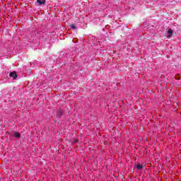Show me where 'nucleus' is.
Instances as JSON below:
<instances>
[{
	"label": "nucleus",
	"mask_w": 181,
	"mask_h": 181,
	"mask_svg": "<svg viewBox=\"0 0 181 181\" xmlns=\"http://www.w3.org/2000/svg\"><path fill=\"white\" fill-rule=\"evenodd\" d=\"M9 77L13 78V80H16V78H18V74L16 71H13L9 74Z\"/></svg>",
	"instance_id": "f257e3e1"
},
{
	"label": "nucleus",
	"mask_w": 181,
	"mask_h": 181,
	"mask_svg": "<svg viewBox=\"0 0 181 181\" xmlns=\"http://www.w3.org/2000/svg\"><path fill=\"white\" fill-rule=\"evenodd\" d=\"M135 168L136 169H138V170H141L142 169H144V165L142 164H137L136 165H135Z\"/></svg>",
	"instance_id": "f03ea898"
},
{
	"label": "nucleus",
	"mask_w": 181,
	"mask_h": 181,
	"mask_svg": "<svg viewBox=\"0 0 181 181\" xmlns=\"http://www.w3.org/2000/svg\"><path fill=\"white\" fill-rule=\"evenodd\" d=\"M37 2L40 5H45L46 4V0H37Z\"/></svg>",
	"instance_id": "7ed1b4c3"
},
{
	"label": "nucleus",
	"mask_w": 181,
	"mask_h": 181,
	"mask_svg": "<svg viewBox=\"0 0 181 181\" xmlns=\"http://www.w3.org/2000/svg\"><path fill=\"white\" fill-rule=\"evenodd\" d=\"M172 33H173V30L170 28L168 31V37H172Z\"/></svg>",
	"instance_id": "20e7f679"
},
{
	"label": "nucleus",
	"mask_w": 181,
	"mask_h": 181,
	"mask_svg": "<svg viewBox=\"0 0 181 181\" xmlns=\"http://www.w3.org/2000/svg\"><path fill=\"white\" fill-rule=\"evenodd\" d=\"M62 115H63V112H62L61 110H58L57 112V117H62Z\"/></svg>",
	"instance_id": "39448f33"
},
{
	"label": "nucleus",
	"mask_w": 181,
	"mask_h": 181,
	"mask_svg": "<svg viewBox=\"0 0 181 181\" xmlns=\"http://www.w3.org/2000/svg\"><path fill=\"white\" fill-rule=\"evenodd\" d=\"M14 135L16 138H21V134L19 132H14Z\"/></svg>",
	"instance_id": "423d86ee"
},
{
	"label": "nucleus",
	"mask_w": 181,
	"mask_h": 181,
	"mask_svg": "<svg viewBox=\"0 0 181 181\" xmlns=\"http://www.w3.org/2000/svg\"><path fill=\"white\" fill-rule=\"evenodd\" d=\"M70 28L71 29H76V25H74V24H71Z\"/></svg>",
	"instance_id": "0eeeda50"
},
{
	"label": "nucleus",
	"mask_w": 181,
	"mask_h": 181,
	"mask_svg": "<svg viewBox=\"0 0 181 181\" xmlns=\"http://www.w3.org/2000/svg\"><path fill=\"white\" fill-rule=\"evenodd\" d=\"M78 142V139H74V141H73L74 144H77Z\"/></svg>",
	"instance_id": "6e6552de"
}]
</instances>
